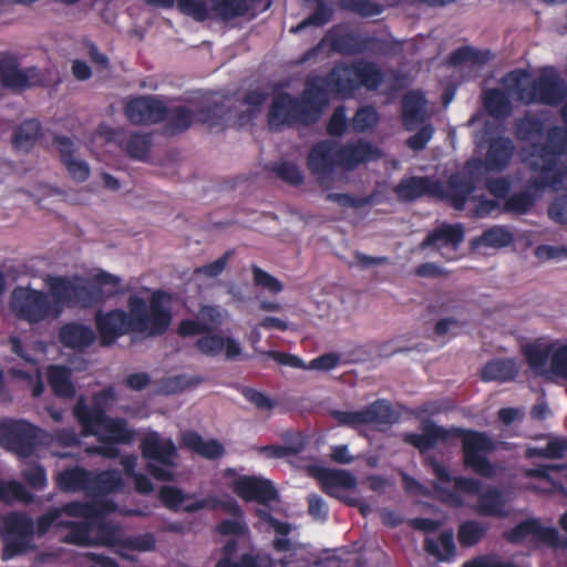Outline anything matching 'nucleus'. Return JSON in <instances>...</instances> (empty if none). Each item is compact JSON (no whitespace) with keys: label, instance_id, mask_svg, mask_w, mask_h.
Returning <instances> with one entry per match:
<instances>
[{"label":"nucleus","instance_id":"obj_1","mask_svg":"<svg viewBox=\"0 0 567 567\" xmlns=\"http://www.w3.org/2000/svg\"><path fill=\"white\" fill-rule=\"evenodd\" d=\"M383 83L382 69L364 59L338 62L324 76H308L299 96L289 92L272 95L267 112V125L272 132L311 126L330 103V96L349 99L361 87L375 91Z\"/></svg>","mask_w":567,"mask_h":567},{"label":"nucleus","instance_id":"obj_2","mask_svg":"<svg viewBox=\"0 0 567 567\" xmlns=\"http://www.w3.org/2000/svg\"><path fill=\"white\" fill-rule=\"evenodd\" d=\"M121 278L100 270L91 279L80 276H52L48 279L50 296L44 291L18 286L10 292L9 307L17 319L31 326L58 318L60 307L93 309L121 293Z\"/></svg>","mask_w":567,"mask_h":567},{"label":"nucleus","instance_id":"obj_3","mask_svg":"<svg viewBox=\"0 0 567 567\" xmlns=\"http://www.w3.org/2000/svg\"><path fill=\"white\" fill-rule=\"evenodd\" d=\"M169 302L171 295L157 289L148 297V301L135 295L131 296L128 312L121 308L106 312L99 309L94 315V326L100 347H111L118 338L131 332L147 337L165 334L172 321Z\"/></svg>","mask_w":567,"mask_h":567},{"label":"nucleus","instance_id":"obj_4","mask_svg":"<svg viewBox=\"0 0 567 567\" xmlns=\"http://www.w3.org/2000/svg\"><path fill=\"white\" fill-rule=\"evenodd\" d=\"M421 430L420 434L404 432L401 440L419 453L435 449L439 442L461 440L463 466L483 478L495 476V465L488 460L495 451V442L487 433L458 426L444 427L432 420L422 421Z\"/></svg>","mask_w":567,"mask_h":567},{"label":"nucleus","instance_id":"obj_5","mask_svg":"<svg viewBox=\"0 0 567 567\" xmlns=\"http://www.w3.org/2000/svg\"><path fill=\"white\" fill-rule=\"evenodd\" d=\"M528 78L529 73L525 69L512 70L505 76L507 90L514 92L522 104L556 106L566 99V83L554 68L543 69L528 87L520 86L522 82Z\"/></svg>","mask_w":567,"mask_h":567},{"label":"nucleus","instance_id":"obj_6","mask_svg":"<svg viewBox=\"0 0 567 567\" xmlns=\"http://www.w3.org/2000/svg\"><path fill=\"white\" fill-rule=\"evenodd\" d=\"M140 453L147 460L146 472L157 482H174L178 451L171 437L151 431L140 441Z\"/></svg>","mask_w":567,"mask_h":567},{"label":"nucleus","instance_id":"obj_7","mask_svg":"<svg viewBox=\"0 0 567 567\" xmlns=\"http://www.w3.org/2000/svg\"><path fill=\"white\" fill-rule=\"evenodd\" d=\"M44 431L23 419L0 420V445L14 455L27 458L44 443Z\"/></svg>","mask_w":567,"mask_h":567},{"label":"nucleus","instance_id":"obj_8","mask_svg":"<svg viewBox=\"0 0 567 567\" xmlns=\"http://www.w3.org/2000/svg\"><path fill=\"white\" fill-rule=\"evenodd\" d=\"M225 110L221 103L207 104L193 112L184 105L168 109L165 133L175 136L186 132L193 123L206 124L209 130H223Z\"/></svg>","mask_w":567,"mask_h":567},{"label":"nucleus","instance_id":"obj_9","mask_svg":"<svg viewBox=\"0 0 567 567\" xmlns=\"http://www.w3.org/2000/svg\"><path fill=\"white\" fill-rule=\"evenodd\" d=\"M0 535L3 539V559H10L31 548L33 520L24 512H10L0 518Z\"/></svg>","mask_w":567,"mask_h":567},{"label":"nucleus","instance_id":"obj_10","mask_svg":"<svg viewBox=\"0 0 567 567\" xmlns=\"http://www.w3.org/2000/svg\"><path fill=\"white\" fill-rule=\"evenodd\" d=\"M330 417L340 426L358 429L360 426H391L396 422V414L388 400L378 399L354 412L330 410Z\"/></svg>","mask_w":567,"mask_h":567},{"label":"nucleus","instance_id":"obj_11","mask_svg":"<svg viewBox=\"0 0 567 567\" xmlns=\"http://www.w3.org/2000/svg\"><path fill=\"white\" fill-rule=\"evenodd\" d=\"M503 536L512 544H519L528 536H533L536 542L554 550H567L566 536L560 535L556 527H545L534 518L519 522L514 528L505 532Z\"/></svg>","mask_w":567,"mask_h":567},{"label":"nucleus","instance_id":"obj_12","mask_svg":"<svg viewBox=\"0 0 567 567\" xmlns=\"http://www.w3.org/2000/svg\"><path fill=\"white\" fill-rule=\"evenodd\" d=\"M566 155V152H557L553 148H543L539 142L532 145V156L538 162H533L532 169L540 172L537 178L528 182V187L534 190H544L561 183V172L557 169V158Z\"/></svg>","mask_w":567,"mask_h":567},{"label":"nucleus","instance_id":"obj_13","mask_svg":"<svg viewBox=\"0 0 567 567\" xmlns=\"http://www.w3.org/2000/svg\"><path fill=\"white\" fill-rule=\"evenodd\" d=\"M124 114L134 125L158 124L165 121L167 107L155 95H138L125 103Z\"/></svg>","mask_w":567,"mask_h":567},{"label":"nucleus","instance_id":"obj_14","mask_svg":"<svg viewBox=\"0 0 567 567\" xmlns=\"http://www.w3.org/2000/svg\"><path fill=\"white\" fill-rule=\"evenodd\" d=\"M339 167V155L336 148V142L323 140L311 146L307 155V168L319 182L320 186L326 185V181Z\"/></svg>","mask_w":567,"mask_h":567},{"label":"nucleus","instance_id":"obj_15","mask_svg":"<svg viewBox=\"0 0 567 567\" xmlns=\"http://www.w3.org/2000/svg\"><path fill=\"white\" fill-rule=\"evenodd\" d=\"M231 492L244 502H256L268 506L276 502L278 493L271 481L254 475H240L231 482Z\"/></svg>","mask_w":567,"mask_h":567},{"label":"nucleus","instance_id":"obj_16","mask_svg":"<svg viewBox=\"0 0 567 567\" xmlns=\"http://www.w3.org/2000/svg\"><path fill=\"white\" fill-rule=\"evenodd\" d=\"M474 192L475 179L471 172H456L451 174L445 183L440 182V194L434 195V199L447 202L452 208L461 212Z\"/></svg>","mask_w":567,"mask_h":567},{"label":"nucleus","instance_id":"obj_17","mask_svg":"<svg viewBox=\"0 0 567 567\" xmlns=\"http://www.w3.org/2000/svg\"><path fill=\"white\" fill-rule=\"evenodd\" d=\"M99 134L109 143H116L133 159H145L152 146V140L147 134L134 132L125 136L122 128H112L107 125H99Z\"/></svg>","mask_w":567,"mask_h":567},{"label":"nucleus","instance_id":"obj_18","mask_svg":"<svg viewBox=\"0 0 567 567\" xmlns=\"http://www.w3.org/2000/svg\"><path fill=\"white\" fill-rule=\"evenodd\" d=\"M0 83L9 90H27L40 83L35 68L19 69L18 59L12 55L0 56Z\"/></svg>","mask_w":567,"mask_h":567},{"label":"nucleus","instance_id":"obj_19","mask_svg":"<svg viewBox=\"0 0 567 567\" xmlns=\"http://www.w3.org/2000/svg\"><path fill=\"white\" fill-rule=\"evenodd\" d=\"M339 155V167L351 171L357 166L377 161L382 156L379 147L370 142L359 140L357 142H348L344 145L337 144Z\"/></svg>","mask_w":567,"mask_h":567},{"label":"nucleus","instance_id":"obj_20","mask_svg":"<svg viewBox=\"0 0 567 567\" xmlns=\"http://www.w3.org/2000/svg\"><path fill=\"white\" fill-rule=\"evenodd\" d=\"M394 193L401 203H412L422 196L433 198L440 194V179L430 176H410L395 185Z\"/></svg>","mask_w":567,"mask_h":567},{"label":"nucleus","instance_id":"obj_21","mask_svg":"<svg viewBox=\"0 0 567 567\" xmlns=\"http://www.w3.org/2000/svg\"><path fill=\"white\" fill-rule=\"evenodd\" d=\"M53 144L58 147L61 162L71 178L76 183H84L89 179L90 166L85 161L75 157V145L72 140L65 135H54Z\"/></svg>","mask_w":567,"mask_h":567},{"label":"nucleus","instance_id":"obj_22","mask_svg":"<svg viewBox=\"0 0 567 567\" xmlns=\"http://www.w3.org/2000/svg\"><path fill=\"white\" fill-rule=\"evenodd\" d=\"M58 340L63 348L71 349L76 353H84L87 348L93 346L95 332L91 327L70 321L59 328Z\"/></svg>","mask_w":567,"mask_h":567},{"label":"nucleus","instance_id":"obj_23","mask_svg":"<svg viewBox=\"0 0 567 567\" xmlns=\"http://www.w3.org/2000/svg\"><path fill=\"white\" fill-rule=\"evenodd\" d=\"M475 513L484 517L506 518L508 516L507 496L502 488L488 485L484 492L476 495Z\"/></svg>","mask_w":567,"mask_h":567},{"label":"nucleus","instance_id":"obj_24","mask_svg":"<svg viewBox=\"0 0 567 567\" xmlns=\"http://www.w3.org/2000/svg\"><path fill=\"white\" fill-rule=\"evenodd\" d=\"M555 346L547 343L542 339H536L520 348L525 362L532 372L545 379L548 377L547 363L550 364L551 353L555 352Z\"/></svg>","mask_w":567,"mask_h":567},{"label":"nucleus","instance_id":"obj_25","mask_svg":"<svg viewBox=\"0 0 567 567\" xmlns=\"http://www.w3.org/2000/svg\"><path fill=\"white\" fill-rule=\"evenodd\" d=\"M464 229L461 224L443 223L441 226L427 233L426 237L421 241V249L434 248L440 250L444 247L457 249L463 243Z\"/></svg>","mask_w":567,"mask_h":567},{"label":"nucleus","instance_id":"obj_26","mask_svg":"<svg viewBox=\"0 0 567 567\" xmlns=\"http://www.w3.org/2000/svg\"><path fill=\"white\" fill-rule=\"evenodd\" d=\"M56 486L63 493L93 491V474L80 466L66 467L59 472Z\"/></svg>","mask_w":567,"mask_h":567},{"label":"nucleus","instance_id":"obj_27","mask_svg":"<svg viewBox=\"0 0 567 567\" xmlns=\"http://www.w3.org/2000/svg\"><path fill=\"white\" fill-rule=\"evenodd\" d=\"M317 480H319L323 493L337 497L338 489H351L357 485L355 477L344 471L338 468L319 467L317 470Z\"/></svg>","mask_w":567,"mask_h":567},{"label":"nucleus","instance_id":"obj_28","mask_svg":"<svg viewBox=\"0 0 567 567\" xmlns=\"http://www.w3.org/2000/svg\"><path fill=\"white\" fill-rule=\"evenodd\" d=\"M106 413L102 410L89 408L83 398L79 399L74 406V416L81 429H83V435H97L100 425L109 422V420L116 419L109 416Z\"/></svg>","mask_w":567,"mask_h":567},{"label":"nucleus","instance_id":"obj_29","mask_svg":"<svg viewBox=\"0 0 567 567\" xmlns=\"http://www.w3.org/2000/svg\"><path fill=\"white\" fill-rule=\"evenodd\" d=\"M182 444L188 451L209 461L219 460L225 453L224 446L216 439L203 440L200 434L187 431L182 434Z\"/></svg>","mask_w":567,"mask_h":567},{"label":"nucleus","instance_id":"obj_30","mask_svg":"<svg viewBox=\"0 0 567 567\" xmlns=\"http://www.w3.org/2000/svg\"><path fill=\"white\" fill-rule=\"evenodd\" d=\"M329 44L333 51L342 55H355L369 49L373 39L353 32L328 33Z\"/></svg>","mask_w":567,"mask_h":567},{"label":"nucleus","instance_id":"obj_31","mask_svg":"<svg viewBox=\"0 0 567 567\" xmlns=\"http://www.w3.org/2000/svg\"><path fill=\"white\" fill-rule=\"evenodd\" d=\"M519 373V365L514 359H492L481 369L484 382H511Z\"/></svg>","mask_w":567,"mask_h":567},{"label":"nucleus","instance_id":"obj_32","mask_svg":"<svg viewBox=\"0 0 567 567\" xmlns=\"http://www.w3.org/2000/svg\"><path fill=\"white\" fill-rule=\"evenodd\" d=\"M424 99L421 92L412 91L405 93L401 99V121L404 128L413 131L414 126L423 121Z\"/></svg>","mask_w":567,"mask_h":567},{"label":"nucleus","instance_id":"obj_33","mask_svg":"<svg viewBox=\"0 0 567 567\" xmlns=\"http://www.w3.org/2000/svg\"><path fill=\"white\" fill-rule=\"evenodd\" d=\"M58 508L61 515L65 514L71 517L83 519H100L109 513V504L105 502H81L71 501Z\"/></svg>","mask_w":567,"mask_h":567},{"label":"nucleus","instance_id":"obj_34","mask_svg":"<svg viewBox=\"0 0 567 567\" xmlns=\"http://www.w3.org/2000/svg\"><path fill=\"white\" fill-rule=\"evenodd\" d=\"M289 564L287 558L275 560L268 554H243L237 560L221 557L215 567H287Z\"/></svg>","mask_w":567,"mask_h":567},{"label":"nucleus","instance_id":"obj_35","mask_svg":"<svg viewBox=\"0 0 567 567\" xmlns=\"http://www.w3.org/2000/svg\"><path fill=\"white\" fill-rule=\"evenodd\" d=\"M513 143L511 138L496 137L492 138L488 144L487 154H485V162L493 171H503L511 162L513 155Z\"/></svg>","mask_w":567,"mask_h":567},{"label":"nucleus","instance_id":"obj_36","mask_svg":"<svg viewBox=\"0 0 567 567\" xmlns=\"http://www.w3.org/2000/svg\"><path fill=\"white\" fill-rule=\"evenodd\" d=\"M97 436L99 442H118L127 445L134 440V431L127 426L126 420L116 417L100 425Z\"/></svg>","mask_w":567,"mask_h":567},{"label":"nucleus","instance_id":"obj_37","mask_svg":"<svg viewBox=\"0 0 567 567\" xmlns=\"http://www.w3.org/2000/svg\"><path fill=\"white\" fill-rule=\"evenodd\" d=\"M425 553L439 561H450L455 555L454 535L451 529L441 532L439 539L425 538L423 540Z\"/></svg>","mask_w":567,"mask_h":567},{"label":"nucleus","instance_id":"obj_38","mask_svg":"<svg viewBox=\"0 0 567 567\" xmlns=\"http://www.w3.org/2000/svg\"><path fill=\"white\" fill-rule=\"evenodd\" d=\"M49 386L54 395L70 400L75 395V386L71 381V370L65 365H52L48 372Z\"/></svg>","mask_w":567,"mask_h":567},{"label":"nucleus","instance_id":"obj_39","mask_svg":"<svg viewBox=\"0 0 567 567\" xmlns=\"http://www.w3.org/2000/svg\"><path fill=\"white\" fill-rule=\"evenodd\" d=\"M483 106L485 112L496 120L505 118L512 112L511 99L499 89H489L484 92Z\"/></svg>","mask_w":567,"mask_h":567},{"label":"nucleus","instance_id":"obj_40","mask_svg":"<svg viewBox=\"0 0 567 567\" xmlns=\"http://www.w3.org/2000/svg\"><path fill=\"white\" fill-rule=\"evenodd\" d=\"M260 0H210V10L215 17L228 21L239 17L246 16L249 12V7L252 3H258Z\"/></svg>","mask_w":567,"mask_h":567},{"label":"nucleus","instance_id":"obj_41","mask_svg":"<svg viewBox=\"0 0 567 567\" xmlns=\"http://www.w3.org/2000/svg\"><path fill=\"white\" fill-rule=\"evenodd\" d=\"M41 124L35 118L23 121L13 132L12 145L19 151H30L40 136Z\"/></svg>","mask_w":567,"mask_h":567},{"label":"nucleus","instance_id":"obj_42","mask_svg":"<svg viewBox=\"0 0 567 567\" xmlns=\"http://www.w3.org/2000/svg\"><path fill=\"white\" fill-rule=\"evenodd\" d=\"M488 524L474 519H467L457 527V540L463 548L476 546L488 533Z\"/></svg>","mask_w":567,"mask_h":567},{"label":"nucleus","instance_id":"obj_43","mask_svg":"<svg viewBox=\"0 0 567 567\" xmlns=\"http://www.w3.org/2000/svg\"><path fill=\"white\" fill-rule=\"evenodd\" d=\"M512 241V233L506 227L496 225L485 229L481 236L472 239L471 245L474 247L484 246L501 249L511 245Z\"/></svg>","mask_w":567,"mask_h":567},{"label":"nucleus","instance_id":"obj_44","mask_svg":"<svg viewBox=\"0 0 567 567\" xmlns=\"http://www.w3.org/2000/svg\"><path fill=\"white\" fill-rule=\"evenodd\" d=\"M62 528H68V533L63 535L62 542L74 546H92L91 524L89 520H68L59 523Z\"/></svg>","mask_w":567,"mask_h":567},{"label":"nucleus","instance_id":"obj_45","mask_svg":"<svg viewBox=\"0 0 567 567\" xmlns=\"http://www.w3.org/2000/svg\"><path fill=\"white\" fill-rule=\"evenodd\" d=\"M491 53L488 50H480L474 49L471 45H462L450 52L447 63L450 66H460L463 63H474L481 65L488 62Z\"/></svg>","mask_w":567,"mask_h":567},{"label":"nucleus","instance_id":"obj_46","mask_svg":"<svg viewBox=\"0 0 567 567\" xmlns=\"http://www.w3.org/2000/svg\"><path fill=\"white\" fill-rule=\"evenodd\" d=\"M154 546H156V538L152 533L137 534L122 539L116 547V553L126 557V551L147 553L152 551Z\"/></svg>","mask_w":567,"mask_h":567},{"label":"nucleus","instance_id":"obj_47","mask_svg":"<svg viewBox=\"0 0 567 567\" xmlns=\"http://www.w3.org/2000/svg\"><path fill=\"white\" fill-rule=\"evenodd\" d=\"M332 17L333 9L324 0H317L315 11L306 20L290 28V33H299L310 27H322L329 23Z\"/></svg>","mask_w":567,"mask_h":567},{"label":"nucleus","instance_id":"obj_48","mask_svg":"<svg viewBox=\"0 0 567 567\" xmlns=\"http://www.w3.org/2000/svg\"><path fill=\"white\" fill-rule=\"evenodd\" d=\"M544 122L534 115H525L515 121V136L520 142H527L534 137L543 136Z\"/></svg>","mask_w":567,"mask_h":567},{"label":"nucleus","instance_id":"obj_49","mask_svg":"<svg viewBox=\"0 0 567 567\" xmlns=\"http://www.w3.org/2000/svg\"><path fill=\"white\" fill-rule=\"evenodd\" d=\"M200 383L199 377H188L186 374H175L173 377L163 378L159 381V393L164 395H173L183 392L186 389L197 386Z\"/></svg>","mask_w":567,"mask_h":567},{"label":"nucleus","instance_id":"obj_50","mask_svg":"<svg viewBox=\"0 0 567 567\" xmlns=\"http://www.w3.org/2000/svg\"><path fill=\"white\" fill-rule=\"evenodd\" d=\"M339 8L361 18L378 17L383 11L380 3L370 0H339Z\"/></svg>","mask_w":567,"mask_h":567},{"label":"nucleus","instance_id":"obj_51","mask_svg":"<svg viewBox=\"0 0 567 567\" xmlns=\"http://www.w3.org/2000/svg\"><path fill=\"white\" fill-rule=\"evenodd\" d=\"M534 203L535 196L529 189L516 192L509 195V197H506L505 203H503V212L514 215H525L533 208Z\"/></svg>","mask_w":567,"mask_h":567},{"label":"nucleus","instance_id":"obj_52","mask_svg":"<svg viewBox=\"0 0 567 567\" xmlns=\"http://www.w3.org/2000/svg\"><path fill=\"white\" fill-rule=\"evenodd\" d=\"M271 173L289 186H299L303 183V175L293 162H277L271 165Z\"/></svg>","mask_w":567,"mask_h":567},{"label":"nucleus","instance_id":"obj_53","mask_svg":"<svg viewBox=\"0 0 567 567\" xmlns=\"http://www.w3.org/2000/svg\"><path fill=\"white\" fill-rule=\"evenodd\" d=\"M123 487V480L116 470H107L93 475V489L102 493H116Z\"/></svg>","mask_w":567,"mask_h":567},{"label":"nucleus","instance_id":"obj_54","mask_svg":"<svg viewBox=\"0 0 567 567\" xmlns=\"http://www.w3.org/2000/svg\"><path fill=\"white\" fill-rule=\"evenodd\" d=\"M0 501L11 502L19 501L30 503L32 502V494L28 492L27 487L18 481L4 482L0 480Z\"/></svg>","mask_w":567,"mask_h":567},{"label":"nucleus","instance_id":"obj_55","mask_svg":"<svg viewBox=\"0 0 567 567\" xmlns=\"http://www.w3.org/2000/svg\"><path fill=\"white\" fill-rule=\"evenodd\" d=\"M378 122V111L373 105H364L357 109L354 116H352V130L357 133H364L377 126Z\"/></svg>","mask_w":567,"mask_h":567},{"label":"nucleus","instance_id":"obj_56","mask_svg":"<svg viewBox=\"0 0 567 567\" xmlns=\"http://www.w3.org/2000/svg\"><path fill=\"white\" fill-rule=\"evenodd\" d=\"M124 538L121 527L109 523H100L97 525L96 538H94L93 545L116 548Z\"/></svg>","mask_w":567,"mask_h":567},{"label":"nucleus","instance_id":"obj_57","mask_svg":"<svg viewBox=\"0 0 567 567\" xmlns=\"http://www.w3.org/2000/svg\"><path fill=\"white\" fill-rule=\"evenodd\" d=\"M326 200L336 203L338 206L343 208L360 209L374 203V193L361 197L343 193H329L326 195Z\"/></svg>","mask_w":567,"mask_h":567},{"label":"nucleus","instance_id":"obj_58","mask_svg":"<svg viewBox=\"0 0 567 567\" xmlns=\"http://www.w3.org/2000/svg\"><path fill=\"white\" fill-rule=\"evenodd\" d=\"M227 338H223L221 334H202L195 342V348L199 353L206 357H217L223 353L224 343Z\"/></svg>","mask_w":567,"mask_h":567},{"label":"nucleus","instance_id":"obj_59","mask_svg":"<svg viewBox=\"0 0 567 567\" xmlns=\"http://www.w3.org/2000/svg\"><path fill=\"white\" fill-rule=\"evenodd\" d=\"M179 13L192 17L197 22H204L209 19V9L205 0H177Z\"/></svg>","mask_w":567,"mask_h":567},{"label":"nucleus","instance_id":"obj_60","mask_svg":"<svg viewBox=\"0 0 567 567\" xmlns=\"http://www.w3.org/2000/svg\"><path fill=\"white\" fill-rule=\"evenodd\" d=\"M543 150L551 148L558 153H567V126H551L546 132V142L542 143Z\"/></svg>","mask_w":567,"mask_h":567},{"label":"nucleus","instance_id":"obj_61","mask_svg":"<svg viewBox=\"0 0 567 567\" xmlns=\"http://www.w3.org/2000/svg\"><path fill=\"white\" fill-rule=\"evenodd\" d=\"M250 271H252V280L255 287H260L271 293L281 292L282 285L275 276L268 274L255 265H250Z\"/></svg>","mask_w":567,"mask_h":567},{"label":"nucleus","instance_id":"obj_62","mask_svg":"<svg viewBox=\"0 0 567 567\" xmlns=\"http://www.w3.org/2000/svg\"><path fill=\"white\" fill-rule=\"evenodd\" d=\"M22 480L27 485L35 491H43L47 486V475L44 467L39 463H32L23 468Z\"/></svg>","mask_w":567,"mask_h":567},{"label":"nucleus","instance_id":"obj_63","mask_svg":"<svg viewBox=\"0 0 567 567\" xmlns=\"http://www.w3.org/2000/svg\"><path fill=\"white\" fill-rule=\"evenodd\" d=\"M549 375L553 374L559 379L567 380V343L555 349L551 353Z\"/></svg>","mask_w":567,"mask_h":567},{"label":"nucleus","instance_id":"obj_64","mask_svg":"<svg viewBox=\"0 0 567 567\" xmlns=\"http://www.w3.org/2000/svg\"><path fill=\"white\" fill-rule=\"evenodd\" d=\"M462 567H519L501 558L497 554H484L465 561Z\"/></svg>","mask_w":567,"mask_h":567}]
</instances>
